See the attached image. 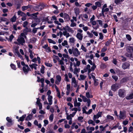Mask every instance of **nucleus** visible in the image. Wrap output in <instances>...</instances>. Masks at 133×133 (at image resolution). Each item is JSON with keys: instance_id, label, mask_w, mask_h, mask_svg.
I'll use <instances>...</instances> for the list:
<instances>
[{"instance_id": "nucleus-1", "label": "nucleus", "mask_w": 133, "mask_h": 133, "mask_svg": "<svg viewBox=\"0 0 133 133\" xmlns=\"http://www.w3.org/2000/svg\"><path fill=\"white\" fill-rule=\"evenodd\" d=\"M45 6L46 5L44 4V3H40L38 5L34 6V9L36 11H40L43 9Z\"/></svg>"}, {"instance_id": "nucleus-2", "label": "nucleus", "mask_w": 133, "mask_h": 133, "mask_svg": "<svg viewBox=\"0 0 133 133\" xmlns=\"http://www.w3.org/2000/svg\"><path fill=\"white\" fill-rule=\"evenodd\" d=\"M118 94L120 97L124 98L125 96L126 91L124 89H120L118 90Z\"/></svg>"}, {"instance_id": "nucleus-3", "label": "nucleus", "mask_w": 133, "mask_h": 133, "mask_svg": "<svg viewBox=\"0 0 133 133\" xmlns=\"http://www.w3.org/2000/svg\"><path fill=\"white\" fill-rule=\"evenodd\" d=\"M6 119L8 122L6 124V125L8 127H10L14 123L11 118L9 117H7Z\"/></svg>"}, {"instance_id": "nucleus-4", "label": "nucleus", "mask_w": 133, "mask_h": 133, "mask_svg": "<svg viewBox=\"0 0 133 133\" xmlns=\"http://www.w3.org/2000/svg\"><path fill=\"white\" fill-rule=\"evenodd\" d=\"M95 5H93L91 6L92 8L94 10H96L97 7L100 8L101 6V2L100 1H97L95 3Z\"/></svg>"}, {"instance_id": "nucleus-5", "label": "nucleus", "mask_w": 133, "mask_h": 133, "mask_svg": "<svg viewBox=\"0 0 133 133\" xmlns=\"http://www.w3.org/2000/svg\"><path fill=\"white\" fill-rule=\"evenodd\" d=\"M120 87L119 84L117 83H116L112 85L111 89L112 90L115 92Z\"/></svg>"}, {"instance_id": "nucleus-6", "label": "nucleus", "mask_w": 133, "mask_h": 133, "mask_svg": "<svg viewBox=\"0 0 133 133\" xmlns=\"http://www.w3.org/2000/svg\"><path fill=\"white\" fill-rule=\"evenodd\" d=\"M34 6L33 5L29 4L27 6H23L22 7V10L24 11L28 9H34Z\"/></svg>"}, {"instance_id": "nucleus-7", "label": "nucleus", "mask_w": 133, "mask_h": 133, "mask_svg": "<svg viewBox=\"0 0 133 133\" xmlns=\"http://www.w3.org/2000/svg\"><path fill=\"white\" fill-rule=\"evenodd\" d=\"M17 41L19 43V44L22 45H23V43H24L25 42L24 38L22 37H20V38H18L17 39Z\"/></svg>"}, {"instance_id": "nucleus-8", "label": "nucleus", "mask_w": 133, "mask_h": 133, "mask_svg": "<svg viewBox=\"0 0 133 133\" xmlns=\"http://www.w3.org/2000/svg\"><path fill=\"white\" fill-rule=\"evenodd\" d=\"M73 53L74 55L76 57H77L78 55H79L80 54V52L76 48L73 51Z\"/></svg>"}, {"instance_id": "nucleus-9", "label": "nucleus", "mask_w": 133, "mask_h": 133, "mask_svg": "<svg viewBox=\"0 0 133 133\" xmlns=\"http://www.w3.org/2000/svg\"><path fill=\"white\" fill-rule=\"evenodd\" d=\"M126 51L128 53H132L133 52V46H128L126 48Z\"/></svg>"}, {"instance_id": "nucleus-10", "label": "nucleus", "mask_w": 133, "mask_h": 133, "mask_svg": "<svg viewBox=\"0 0 133 133\" xmlns=\"http://www.w3.org/2000/svg\"><path fill=\"white\" fill-rule=\"evenodd\" d=\"M125 98L128 100L133 99V90L131 91L130 94L125 97Z\"/></svg>"}, {"instance_id": "nucleus-11", "label": "nucleus", "mask_w": 133, "mask_h": 133, "mask_svg": "<svg viewBox=\"0 0 133 133\" xmlns=\"http://www.w3.org/2000/svg\"><path fill=\"white\" fill-rule=\"evenodd\" d=\"M130 65V64L128 62H125L123 64L122 67L123 69H125L129 68Z\"/></svg>"}, {"instance_id": "nucleus-12", "label": "nucleus", "mask_w": 133, "mask_h": 133, "mask_svg": "<svg viewBox=\"0 0 133 133\" xmlns=\"http://www.w3.org/2000/svg\"><path fill=\"white\" fill-rule=\"evenodd\" d=\"M31 17H33L32 18L35 20V21L36 22H40L39 19L38 18H37V16L36 15L35 13L31 14Z\"/></svg>"}, {"instance_id": "nucleus-13", "label": "nucleus", "mask_w": 133, "mask_h": 133, "mask_svg": "<svg viewBox=\"0 0 133 133\" xmlns=\"http://www.w3.org/2000/svg\"><path fill=\"white\" fill-rule=\"evenodd\" d=\"M119 117L120 119H124L125 117L124 113L121 111H120V115L119 116Z\"/></svg>"}, {"instance_id": "nucleus-14", "label": "nucleus", "mask_w": 133, "mask_h": 133, "mask_svg": "<svg viewBox=\"0 0 133 133\" xmlns=\"http://www.w3.org/2000/svg\"><path fill=\"white\" fill-rule=\"evenodd\" d=\"M114 119V117L112 116H111L109 115H108L107 116L106 120L107 122H109L111 120H113Z\"/></svg>"}, {"instance_id": "nucleus-15", "label": "nucleus", "mask_w": 133, "mask_h": 133, "mask_svg": "<svg viewBox=\"0 0 133 133\" xmlns=\"http://www.w3.org/2000/svg\"><path fill=\"white\" fill-rule=\"evenodd\" d=\"M76 36L78 39L80 40H82V39L83 35L81 33L78 32Z\"/></svg>"}, {"instance_id": "nucleus-16", "label": "nucleus", "mask_w": 133, "mask_h": 133, "mask_svg": "<svg viewBox=\"0 0 133 133\" xmlns=\"http://www.w3.org/2000/svg\"><path fill=\"white\" fill-rule=\"evenodd\" d=\"M64 18L65 20L66 21H69L70 20V18L69 15L67 13H65L64 14Z\"/></svg>"}, {"instance_id": "nucleus-17", "label": "nucleus", "mask_w": 133, "mask_h": 133, "mask_svg": "<svg viewBox=\"0 0 133 133\" xmlns=\"http://www.w3.org/2000/svg\"><path fill=\"white\" fill-rule=\"evenodd\" d=\"M32 114H29L26 117L25 120L26 121H29L31 120L33 116Z\"/></svg>"}, {"instance_id": "nucleus-18", "label": "nucleus", "mask_w": 133, "mask_h": 133, "mask_svg": "<svg viewBox=\"0 0 133 133\" xmlns=\"http://www.w3.org/2000/svg\"><path fill=\"white\" fill-rule=\"evenodd\" d=\"M17 14L18 15H20L22 17H25V16H26L25 13L20 10L18 11Z\"/></svg>"}, {"instance_id": "nucleus-19", "label": "nucleus", "mask_w": 133, "mask_h": 133, "mask_svg": "<svg viewBox=\"0 0 133 133\" xmlns=\"http://www.w3.org/2000/svg\"><path fill=\"white\" fill-rule=\"evenodd\" d=\"M52 96H48V100L49 102V104L51 105L52 104Z\"/></svg>"}, {"instance_id": "nucleus-20", "label": "nucleus", "mask_w": 133, "mask_h": 133, "mask_svg": "<svg viewBox=\"0 0 133 133\" xmlns=\"http://www.w3.org/2000/svg\"><path fill=\"white\" fill-rule=\"evenodd\" d=\"M26 114H24L21 117L19 118V119L18 120V121L19 122L21 121L22 122H23L24 120V119L26 117Z\"/></svg>"}, {"instance_id": "nucleus-21", "label": "nucleus", "mask_w": 133, "mask_h": 133, "mask_svg": "<svg viewBox=\"0 0 133 133\" xmlns=\"http://www.w3.org/2000/svg\"><path fill=\"white\" fill-rule=\"evenodd\" d=\"M81 104V103L80 102H77V99H76V100L74 102V106L75 107L78 106L79 107Z\"/></svg>"}, {"instance_id": "nucleus-22", "label": "nucleus", "mask_w": 133, "mask_h": 133, "mask_svg": "<svg viewBox=\"0 0 133 133\" xmlns=\"http://www.w3.org/2000/svg\"><path fill=\"white\" fill-rule=\"evenodd\" d=\"M128 80V79L126 77H124L122 78L120 81V83L121 84H123L124 83L127 82Z\"/></svg>"}, {"instance_id": "nucleus-23", "label": "nucleus", "mask_w": 133, "mask_h": 133, "mask_svg": "<svg viewBox=\"0 0 133 133\" xmlns=\"http://www.w3.org/2000/svg\"><path fill=\"white\" fill-rule=\"evenodd\" d=\"M16 17L15 15H14L13 17L11 18L10 19V21L12 22H14L16 21Z\"/></svg>"}, {"instance_id": "nucleus-24", "label": "nucleus", "mask_w": 133, "mask_h": 133, "mask_svg": "<svg viewBox=\"0 0 133 133\" xmlns=\"http://www.w3.org/2000/svg\"><path fill=\"white\" fill-rule=\"evenodd\" d=\"M109 9L108 8H102V12L105 13V12H107L109 11Z\"/></svg>"}, {"instance_id": "nucleus-25", "label": "nucleus", "mask_w": 133, "mask_h": 133, "mask_svg": "<svg viewBox=\"0 0 133 133\" xmlns=\"http://www.w3.org/2000/svg\"><path fill=\"white\" fill-rule=\"evenodd\" d=\"M125 55L126 57H128L131 58L133 56V55L132 53H130L129 54L128 52L126 53L125 54Z\"/></svg>"}, {"instance_id": "nucleus-26", "label": "nucleus", "mask_w": 133, "mask_h": 133, "mask_svg": "<svg viewBox=\"0 0 133 133\" xmlns=\"http://www.w3.org/2000/svg\"><path fill=\"white\" fill-rule=\"evenodd\" d=\"M112 40V39H111V40L110 41V40H109L108 41H107L106 42L105 45L106 46H108L110 44H111V41Z\"/></svg>"}, {"instance_id": "nucleus-27", "label": "nucleus", "mask_w": 133, "mask_h": 133, "mask_svg": "<svg viewBox=\"0 0 133 133\" xmlns=\"http://www.w3.org/2000/svg\"><path fill=\"white\" fill-rule=\"evenodd\" d=\"M10 66L12 69L15 70H16V66L13 63L11 64Z\"/></svg>"}, {"instance_id": "nucleus-28", "label": "nucleus", "mask_w": 133, "mask_h": 133, "mask_svg": "<svg viewBox=\"0 0 133 133\" xmlns=\"http://www.w3.org/2000/svg\"><path fill=\"white\" fill-rule=\"evenodd\" d=\"M54 114H51L49 117V119L51 122H52L54 119Z\"/></svg>"}, {"instance_id": "nucleus-29", "label": "nucleus", "mask_w": 133, "mask_h": 133, "mask_svg": "<svg viewBox=\"0 0 133 133\" xmlns=\"http://www.w3.org/2000/svg\"><path fill=\"white\" fill-rule=\"evenodd\" d=\"M22 70L23 71V72L25 74H27L28 71L27 70V68H26V67L25 66H23V67Z\"/></svg>"}, {"instance_id": "nucleus-30", "label": "nucleus", "mask_w": 133, "mask_h": 133, "mask_svg": "<svg viewBox=\"0 0 133 133\" xmlns=\"http://www.w3.org/2000/svg\"><path fill=\"white\" fill-rule=\"evenodd\" d=\"M106 67V65L104 63H101L100 65V68L101 69H104Z\"/></svg>"}, {"instance_id": "nucleus-31", "label": "nucleus", "mask_w": 133, "mask_h": 133, "mask_svg": "<svg viewBox=\"0 0 133 133\" xmlns=\"http://www.w3.org/2000/svg\"><path fill=\"white\" fill-rule=\"evenodd\" d=\"M126 38L129 41H130L131 39V37L129 34H127L126 36Z\"/></svg>"}, {"instance_id": "nucleus-32", "label": "nucleus", "mask_w": 133, "mask_h": 133, "mask_svg": "<svg viewBox=\"0 0 133 133\" xmlns=\"http://www.w3.org/2000/svg\"><path fill=\"white\" fill-rule=\"evenodd\" d=\"M0 22H5L8 20V19L5 17H1Z\"/></svg>"}, {"instance_id": "nucleus-33", "label": "nucleus", "mask_w": 133, "mask_h": 133, "mask_svg": "<svg viewBox=\"0 0 133 133\" xmlns=\"http://www.w3.org/2000/svg\"><path fill=\"white\" fill-rule=\"evenodd\" d=\"M87 109V107L86 106H85L83 108H82V110L83 111V113H85L86 114H87V112L85 110V109Z\"/></svg>"}, {"instance_id": "nucleus-34", "label": "nucleus", "mask_w": 133, "mask_h": 133, "mask_svg": "<svg viewBox=\"0 0 133 133\" xmlns=\"http://www.w3.org/2000/svg\"><path fill=\"white\" fill-rule=\"evenodd\" d=\"M56 79L57 81H61V76L59 75H57L56 76Z\"/></svg>"}, {"instance_id": "nucleus-35", "label": "nucleus", "mask_w": 133, "mask_h": 133, "mask_svg": "<svg viewBox=\"0 0 133 133\" xmlns=\"http://www.w3.org/2000/svg\"><path fill=\"white\" fill-rule=\"evenodd\" d=\"M96 66L95 63H93L92 66L91 68V69L92 71H94L96 68Z\"/></svg>"}, {"instance_id": "nucleus-36", "label": "nucleus", "mask_w": 133, "mask_h": 133, "mask_svg": "<svg viewBox=\"0 0 133 133\" xmlns=\"http://www.w3.org/2000/svg\"><path fill=\"white\" fill-rule=\"evenodd\" d=\"M96 22H98V24L100 26H102L103 24V21L102 20H98L96 21Z\"/></svg>"}, {"instance_id": "nucleus-37", "label": "nucleus", "mask_w": 133, "mask_h": 133, "mask_svg": "<svg viewBox=\"0 0 133 133\" xmlns=\"http://www.w3.org/2000/svg\"><path fill=\"white\" fill-rule=\"evenodd\" d=\"M80 77L81 79L84 80L86 78L87 76H84L82 75H80Z\"/></svg>"}, {"instance_id": "nucleus-38", "label": "nucleus", "mask_w": 133, "mask_h": 133, "mask_svg": "<svg viewBox=\"0 0 133 133\" xmlns=\"http://www.w3.org/2000/svg\"><path fill=\"white\" fill-rule=\"evenodd\" d=\"M124 0H115L114 2L116 4L120 3V2H122Z\"/></svg>"}, {"instance_id": "nucleus-39", "label": "nucleus", "mask_w": 133, "mask_h": 133, "mask_svg": "<svg viewBox=\"0 0 133 133\" xmlns=\"http://www.w3.org/2000/svg\"><path fill=\"white\" fill-rule=\"evenodd\" d=\"M44 78H42L41 79V87L43 88L44 87Z\"/></svg>"}, {"instance_id": "nucleus-40", "label": "nucleus", "mask_w": 133, "mask_h": 133, "mask_svg": "<svg viewBox=\"0 0 133 133\" xmlns=\"http://www.w3.org/2000/svg\"><path fill=\"white\" fill-rule=\"evenodd\" d=\"M99 39L101 40H102L103 39L104 36L102 33L101 32L99 33Z\"/></svg>"}, {"instance_id": "nucleus-41", "label": "nucleus", "mask_w": 133, "mask_h": 133, "mask_svg": "<svg viewBox=\"0 0 133 133\" xmlns=\"http://www.w3.org/2000/svg\"><path fill=\"white\" fill-rule=\"evenodd\" d=\"M107 50V48L105 46L103 47L101 50V52H105Z\"/></svg>"}, {"instance_id": "nucleus-42", "label": "nucleus", "mask_w": 133, "mask_h": 133, "mask_svg": "<svg viewBox=\"0 0 133 133\" xmlns=\"http://www.w3.org/2000/svg\"><path fill=\"white\" fill-rule=\"evenodd\" d=\"M113 17L114 19H115V21L116 22H118V20L117 19V17L116 15H113Z\"/></svg>"}, {"instance_id": "nucleus-43", "label": "nucleus", "mask_w": 133, "mask_h": 133, "mask_svg": "<svg viewBox=\"0 0 133 133\" xmlns=\"http://www.w3.org/2000/svg\"><path fill=\"white\" fill-rule=\"evenodd\" d=\"M44 126H46V125H47L49 123L48 121L46 119H45L44 121Z\"/></svg>"}, {"instance_id": "nucleus-44", "label": "nucleus", "mask_w": 133, "mask_h": 133, "mask_svg": "<svg viewBox=\"0 0 133 133\" xmlns=\"http://www.w3.org/2000/svg\"><path fill=\"white\" fill-rule=\"evenodd\" d=\"M75 41L74 38L73 37L69 39V42L71 43H74Z\"/></svg>"}, {"instance_id": "nucleus-45", "label": "nucleus", "mask_w": 133, "mask_h": 133, "mask_svg": "<svg viewBox=\"0 0 133 133\" xmlns=\"http://www.w3.org/2000/svg\"><path fill=\"white\" fill-rule=\"evenodd\" d=\"M16 62L17 63V65L18 68H20L21 69L22 67L20 65V62H18V61H16Z\"/></svg>"}, {"instance_id": "nucleus-46", "label": "nucleus", "mask_w": 133, "mask_h": 133, "mask_svg": "<svg viewBox=\"0 0 133 133\" xmlns=\"http://www.w3.org/2000/svg\"><path fill=\"white\" fill-rule=\"evenodd\" d=\"M62 45L63 46H65V45H68L67 42L66 40H64V42H62Z\"/></svg>"}, {"instance_id": "nucleus-47", "label": "nucleus", "mask_w": 133, "mask_h": 133, "mask_svg": "<svg viewBox=\"0 0 133 133\" xmlns=\"http://www.w3.org/2000/svg\"><path fill=\"white\" fill-rule=\"evenodd\" d=\"M102 112H98V113L97 114V116H98L99 117H102Z\"/></svg>"}, {"instance_id": "nucleus-48", "label": "nucleus", "mask_w": 133, "mask_h": 133, "mask_svg": "<svg viewBox=\"0 0 133 133\" xmlns=\"http://www.w3.org/2000/svg\"><path fill=\"white\" fill-rule=\"evenodd\" d=\"M45 64L46 66L48 67H51L52 66V65L50 63H45Z\"/></svg>"}, {"instance_id": "nucleus-49", "label": "nucleus", "mask_w": 133, "mask_h": 133, "mask_svg": "<svg viewBox=\"0 0 133 133\" xmlns=\"http://www.w3.org/2000/svg\"><path fill=\"white\" fill-rule=\"evenodd\" d=\"M81 49L84 52H86L87 51V49L82 45H81Z\"/></svg>"}, {"instance_id": "nucleus-50", "label": "nucleus", "mask_w": 133, "mask_h": 133, "mask_svg": "<svg viewBox=\"0 0 133 133\" xmlns=\"http://www.w3.org/2000/svg\"><path fill=\"white\" fill-rule=\"evenodd\" d=\"M112 78L114 79L115 81H116L118 79V77L116 76H112Z\"/></svg>"}, {"instance_id": "nucleus-51", "label": "nucleus", "mask_w": 133, "mask_h": 133, "mask_svg": "<svg viewBox=\"0 0 133 133\" xmlns=\"http://www.w3.org/2000/svg\"><path fill=\"white\" fill-rule=\"evenodd\" d=\"M28 23V22L27 21H25L23 22V26L24 28L27 27L26 26L27 25Z\"/></svg>"}, {"instance_id": "nucleus-52", "label": "nucleus", "mask_w": 133, "mask_h": 133, "mask_svg": "<svg viewBox=\"0 0 133 133\" xmlns=\"http://www.w3.org/2000/svg\"><path fill=\"white\" fill-rule=\"evenodd\" d=\"M79 9H76V10H75V13L76 15H79Z\"/></svg>"}, {"instance_id": "nucleus-53", "label": "nucleus", "mask_w": 133, "mask_h": 133, "mask_svg": "<svg viewBox=\"0 0 133 133\" xmlns=\"http://www.w3.org/2000/svg\"><path fill=\"white\" fill-rule=\"evenodd\" d=\"M65 80L67 82H69V79L68 78V76L66 74H65Z\"/></svg>"}, {"instance_id": "nucleus-54", "label": "nucleus", "mask_w": 133, "mask_h": 133, "mask_svg": "<svg viewBox=\"0 0 133 133\" xmlns=\"http://www.w3.org/2000/svg\"><path fill=\"white\" fill-rule=\"evenodd\" d=\"M133 130V127L132 126H130L128 129V132H132Z\"/></svg>"}, {"instance_id": "nucleus-55", "label": "nucleus", "mask_w": 133, "mask_h": 133, "mask_svg": "<svg viewBox=\"0 0 133 133\" xmlns=\"http://www.w3.org/2000/svg\"><path fill=\"white\" fill-rule=\"evenodd\" d=\"M92 4L90 3H88L85 4V6L87 7H89L90 6L92 5Z\"/></svg>"}, {"instance_id": "nucleus-56", "label": "nucleus", "mask_w": 133, "mask_h": 133, "mask_svg": "<svg viewBox=\"0 0 133 133\" xmlns=\"http://www.w3.org/2000/svg\"><path fill=\"white\" fill-rule=\"evenodd\" d=\"M87 34L89 36V37L90 38L92 37L93 36V35L89 31H88L87 32Z\"/></svg>"}, {"instance_id": "nucleus-57", "label": "nucleus", "mask_w": 133, "mask_h": 133, "mask_svg": "<svg viewBox=\"0 0 133 133\" xmlns=\"http://www.w3.org/2000/svg\"><path fill=\"white\" fill-rule=\"evenodd\" d=\"M67 30L69 32H71L72 33H73L74 32V30L70 27Z\"/></svg>"}, {"instance_id": "nucleus-58", "label": "nucleus", "mask_w": 133, "mask_h": 133, "mask_svg": "<svg viewBox=\"0 0 133 133\" xmlns=\"http://www.w3.org/2000/svg\"><path fill=\"white\" fill-rule=\"evenodd\" d=\"M78 72V70L77 68H75L74 69V73L75 74H77V72Z\"/></svg>"}, {"instance_id": "nucleus-59", "label": "nucleus", "mask_w": 133, "mask_h": 133, "mask_svg": "<svg viewBox=\"0 0 133 133\" xmlns=\"http://www.w3.org/2000/svg\"><path fill=\"white\" fill-rule=\"evenodd\" d=\"M112 62L115 65H116L117 63V61L116 59L114 58Z\"/></svg>"}, {"instance_id": "nucleus-60", "label": "nucleus", "mask_w": 133, "mask_h": 133, "mask_svg": "<svg viewBox=\"0 0 133 133\" xmlns=\"http://www.w3.org/2000/svg\"><path fill=\"white\" fill-rule=\"evenodd\" d=\"M82 98L83 101L84 102H86L88 101V99L85 96L83 97Z\"/></svg>"}, {"instance_id": "nucleus-61", "label": "nucleus", "mask_w": 133, "mask_h": 133, "mask_svg": "<svg viewBox=\"0 0 133 133\" xmlns=\"http://www.w3.org/2000/svg\"><path fill=\"white\" fill-rule=\"evenodd\" d=\"M72 117L70 115H67L66 116V119L67 120H72Z\"/></svg>"}, {"instance_id": "nucleus-62", "label": "nucleus", "mask_w": 133, "mask_h": 133, "mask_svg": "<svg viewBox=\"0 0 133 133\" xmlns=\"http://www.w3.org/2000/svg\"><path fill=\"white\" fill-rule=\"evenodd\" d=\"M121 57L122 58V59H121V60L122 62L125 61L126 60L127 58L123 56H122Z\"/></svg>"}, {"instance_id": "nucleus-63", "label": "nucleus", "mask_w": 133, "mask_h": 133, "mask_svg": "<svg viewBox=\"0 0 133 133\" xmlns=\"http://www.w3.org/2000/svg\"><path fill=\"white\" fill-rule=\"evenodd\" d=\"M128 121L125 120L123 121V124L124 125H126L128 123Z\"/></svg>"}, {"instance_id": "nucleus-64", "label": "nucleus", "mask_w": 133, "mask_h": 133, "mask_svg": "<svg viewBox=\"0 0 133 133\" xmlns=\"http://www.w3.org/2000/svg\"><path fill=\"white\" fill-rule=\"evenodd\" d=\"M76 24L75 23H72L70 25L71 27H74L76 26Z\"/></svg>"}]
</instances>
